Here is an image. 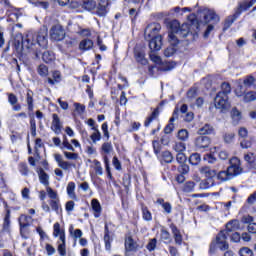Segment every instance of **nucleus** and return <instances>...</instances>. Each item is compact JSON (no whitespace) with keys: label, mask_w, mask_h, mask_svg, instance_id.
<instances>
[{"label":"nucleus","mask_w":256,"mask_h":256,"mask_svg":"<svg viewBox=\"0 0 256 256\" xmlns=\"http://www.w3.org/2000/svg\"><path fill=\"white\" fill-rule=\"evenodd\" d=\"M189 35V24L179 26L178 21H173L171 24V32L168 34L169 43L171 46L164 50L165 57H173L177 49L175 45H179V39H185Z\"/></svg>","instance_id":"nucleus-1"},{"label":"nucleus","mask_w":256,"mask_h":256,"mask_svg":"<svg viewBox=\"0 0 256 256\" xmlns=\"http://www.w3.org/2000/svg\"><path fill=\"white\" fill-rule=\"evenodd\" d=\"M160 31L161 24L159 23L149 24L144 31L146 39H150L149 48L151 51H161V47H163V37L158 35Z\"/></svg>","instance_id":"nucleus-2"},{"label":"nucleus","mask_w":256,"mask_h":256,"mask_svg":"<svg viewBox=\"0 0 256 256\" xmlns=\"http://www.w3.org/2000/svg\"><path fill=\"white\" fill-rule=\"evenodd\" d=\"M243 168H241V160L237 157H233L230 159V166L227 170L217 172V178L220 181H229L232 177L236 175H241Z\"/></svg>","instance_id":"nucleus-3"},{"label":"nucleus","mask_w":256,"mask_h":256,"mask_svg":"<svg viewBox=\"0 0 256 256\" xmlns=\"http://www.w3.org/2000/svg\"><path fill=\"white\" fill-rule=\"evenodd\" d=\"M35 37V33L33 32H29L25 38L20 35L21 42H18V47H21V49H30V51L35 52L36 57H39V52L35 50L37 45V39Z\"/></svg>","instance_id":"nucleus-4"},{"label":"nucleus","mask_w":256,"mask_h":256,"mask_svg":"<svg viewBox=\"0 0 256 256\" xmlns=\"http://www.w3.org/2000/svg\"><path fill=\"white\" fill-rule=\"evenodd\" d=\"M227 237H229V234H227L225 231L219 232V234L216 236V240L210 245V251H215V245H217L221 251H227V249H229Z\"/></svg>","instance_id":"nucleus-5"},{"label":"nucleus","mask_w":256,"mask_h":256,"mask_svg":"<svg viewBox=\"0 0 256 256\" xmlns=\"http://www.w3.org/2000/svg\"><path fill=\"white\" fill-rule=\"evenodd\" d=\"M150 59H151V61H153V63H156V65H160V67H159L160 71H171L172 69L175 68V63H173V62L163 63V60L160 58V56L155 54V52H153V50H151Z\"/></svg>","instance_id":"nucleus-6"},{"label":"nucleus","mask_w":256,"mask_h":256,"mask_svg":"<svg viewBox=\"0 0 256 256\" xmlns=\"http://www.w3.org/2000/svg\"><path fill=\"white\" fill-rule=\"evenodd\" d=\"M214 105L216 109H221V111H226L231 105L229 104V96L225 93H217L214 98Z\"/></svg>","instance_id":"nucleus-7"},{"label":"nucleus","mask_w":256,"mask_h":256,"mask_svg":"<svg viewBox=\"0 0 256 256\" xmlns=\"http://www.w3.org/2000/svg\"><path fill=\"white\" fill-rule=\"evenodd\" d=\"M50 39L52 41H63L65 39V29L57 24L50 29Z\"/></svg>","instance_id":"nucleus-8"},{"label":"nucleus","mask_w":256,"mask_h":256,"mask_svg":"<svg viewBox=\"0 0 256 256\" xmlns=\"http://www.w3.org/2000/svg\"><path fill=\"white\" fill-rule=\"evenodd\" d=\"M34 35H35L37 45H39V47H42L43 49H45V47H47V43H48L47 28H41L38 32L34 33Z\"/></svg>","instance_id":"nucleus-9"},{"label":"nucleus","mask_w":256,"mask_h":256,"mask_svg":"<svg viewBox=\"0 0 256 256\" xmlns=\"http://www.w3.org/2000/svg\"><path fill=\"white\" fill-rule=\"evenodd\" d=\"M109 0H98V5L96 4V9L94 10V15L98 17H106L109 10Z\"/></svg>","instance_id":"nucleus-10"},{"label":"nucleus","mask_w":256,"mask_h":256,"mask_svg":"<svg viewBox=\"0 0 256 256\" xmlns=\"http://www.w3.org/2000/svg\"><path fill=\"white\" fill-rule=\"evenodd\" d=\"M219 171L218 167L211 166H201L199 168L200 174L206 179H213V177H217V172Z\"/></svg>","instance_id":"nucleus-11"},{"label":"nucleus","mask_w":256,"mask_h":256,"mask_svg":"<svg viewBox=\"0 0 256 256\" xmlns=\"http://www.w3.org/2000/svg\"><path fill=\"white\" fill-rule=\"evenodd\" d=\"M194 145L198 150L208 149V147L211 145V138H209V136L200 135L195 138Z\"/></svg>","instance_id":"nucleus-12"},{"label":"nucleus","mask_w":256,"mask_h":256,"mask_svg":"<svg viewBox=\"0 0 256 256\" xmlns=\"http://www.w3.org/2000/svg\"><path fill=\"white\" fill-rule=\"evenodd\" d=\"M53 237H55V239H58V241L60 242L67 241L65 236V228H62L59 222H56L53 225Z\"/></svg>","instance_id":"nucleus-13"},{"label":"nucleus","mask_w":256,"mask_h":256,"mask_svg":"<svg viewBox=\"0 0 256 256\" xmlns=\"http://www.w3.org/2000/svg\"><path fill=\"white\" fill-rule=\"evenodd\" d=\"M54 159L56 163H58V167H60V169H63V171H69L71 167H75V164L63 160V156H61V154H54Z\"/></svg>","instance_id":"nucleus-14"},{"label":"nucleus","mask_w":256,"mask_h":256,"mask_svg":"<svg viewBox=\"0 0 256 256\" xmlns=\"http://www.w3.org/2000/svg\"><path fill=\"white\" fill-rule=\"evenodd\" d=\"M51 129L56 135H59L63 129V123L61 122V118H59V115L57 114L52 115Z\"/></svg>","instance_id":"nucleus-15"},{"label":"nucleus","mask_w":256,"mask_h":256,"mask_svg":"<svg viewBox=\"0 0 256 256\" xmlns=\"http://www.w3.org/2000/svg\"><path fill=\"white\" fill-rule=\"evenodd\" d=\"M171 229V233L173 235V239L175 241L176 245H182L183 244V235L181 234V230L177 228V226L173 223L169 225Z\"/></svg>","instance_id":"nucleus-16"},{"label":"nucleus","mask_w":256,"mask_h":256,"mask_svg":"<svg viewBox=\"0 0 256 256\" xmlns=\"http://www.w3.org/2000/svg\"><path fill=\"white\" fill-rule=\"evenodd\" d=\"M175 119H179V109L178 108H175L173 115L170 118L169 124L164 128V133H166V135H169V133H173V129H174L173 122L175 121Z\"/></svg>","instance_id":"nucleus-17"},{"label":"nucleus","mask_w":256,"mask_h":256,"mask_svg":"<svg viewBox=\"0 0 256 256\" xmlns=\"http://www.w3.org/2000/svg\"><path fill=\"white\" fill-rule=\"evenodd\" d=\"M137 249H139V244H137V242L133 240L132 236H128L125 239V250L127 252H131V251H136Z\"/></svg>","instance_id":"nucleus-18"},{"label":"nucleus","mask_w":256,"mask_h":256,"mask_svg":"<svg viewBox=\"0 0 256 256\" xmlns=\"http://www.w3.org/2000/svg\"><path fill=\"white\" fill-rule=\"evenodd\" d=\"M31 221H33V218H31V216L21 215L19 217V225H20V232L21 233H23V230L26 227H29V225H31Z\"/></svg>","instance_id":"nucleus-19"},{"label":"nucleus","mask_w":256,"mask_h":256,"mask_svg":"<svg viewBox=\"0 0 256 256\" xmlns=\"http://www.w3.org/2000/svg\"><path fill=\"white\" fill-rule=\"evenodd\" d=\"M75 182H69L66 187L67 195L72 201H78L77 194L75 193Z\"/></svg>","instance_id":"nucleus-20"},{"label":"nucleus","mask_w":256,"mask_h":256,"mask_svg":"<svg viewBox=\"0 0 256 256\" xmlns=\"http://www.w3.org/2000/svg\"><path fill=\"white\" fill-rule=\"evenodd\" d=\"M241 225L239 224V220H231L226 224V230H223L226 232V235H229V233H233V231H237Z\"/></svg>","instance_id":"nucleus-21"},{"label":"nucleus","mask_w":256,"mask_h":256,"mask_svg":"<svg viewBox=\"0 0 256 256\" xmlns=\"http://www.w3.org/2000/svg\"><path fill=\"white\" fill-rule=\"evenodd\" d=\"M8 102L13 107V111H21V104H19V99L13 93L8 94Z\"/></svg>","instance_id":"nucleus-22"},{"label":"nucleus","mask_w":256,"mask_h":256,"mask_svg":"<svg viewBox=\"0 0 256 256\" xmlns=\"http://www.w3.org/2000/svg\"><path fill=\"white\" fill-rule=\"evenodd\" d=\"M198 135H213L215 133V128L211 126V124H205L201 128L198 129L197 131Z\"/></svg>","instance_id":"nucleus-23"},{"label":"nucleus","mask_w":256,"mask_h":256,"mask_svg":"<svg viewBox=\"0 0 256 256\" xmlns=\"http://www.w3.org/2000/svg\"><path fill=\"white\" fill-rule=\"evenodd\" d=\"M82 8L90 13H95V9H97V2L95 0H84L82 3Z\"/></svg>","instance_id":"nucleus-24"},{"label":"nucleus","mask_w":256,"mask_h":256,"mask_svg":"<svg viewBox=\"0 0 256 256\" xmlns=\"http://www.w3.org/2000/svg\"><path fill=\"white\" fill-rule=\"evenodd\" d=\"M92 209L94 211V217L97 219L101 217V203H99V200L92 199L91 201Z\"/></svg>","instance_id":"nucleus-25"},{"label":"nucleus","mask_w":256,"mask_h":256,"mask_svg":"<svg viewBox=\"0 0 256 256\" xmlns=\"http://www.w3.org/2000/svg\"><path fill=\"white\" fill-rule=\"evenodd\" d=\"M204 19L206 22L214 21V23H219L221 18H219V15L215 13V10H208L207 14L204 16Z\"/></svg>","instance_id":"nucleus-26"},{"label":"nucleus","mask_w":256,"mask_h":256,"mask_svg":"<svg viewBox=\"0 0 256 256\" xmlns=\"http://www.w3.org/2000/svg\"><path fill=\"white\" fill-rule=\"evenodd\" d=\"M38 177L42 185H44L45 187H49V175L45 172V170L41 168L38 172Z\"/></svg>","instance_id":"nucleus-27"},{"label":"nucleus","mask_w":256,"mask_h":256,"mask_svg":"<svg viewBox=\"0 0 256 256\" xmlns=\"http://www.w3.org/2000/svg\"><path fill=\"white\" fill-rule=\"evenodd\" d=\"M79 49L81 51H89L90 49H93V40L91 39H84L79 44Z\"/></svg>","instance_id":"nucleus-28"},{"label":"nucleus","mask_w":256,"mask_h":256,"mask_svg":"<svg viewBox=\"0 0 256 256\" xmlns=\"http://www.w3.org/2000/svg\"><path fill=\"white\" fill-rule=\"evenodd\" d=\"M247 9H251V5H249V1L244 0L238 4L235 13L239 16L243 11H247Z\"/></svg>","instance_id":"nucleus-29"},{"label":"nucleus","mask_w":256,"mask_h":256,"mask_svg":"<svg viewBox=\"0 0 256 256\" xmlns=\"http://www.w3.org/2000/svg\"><path fill=\"white\" fill-rule=\"evenodd\" d=\"M246 92H247V86L242 84L241 81L237 82V85L235 88V93L237 97L245 96Z\"/></svg>","instance_id":"nucleus-30"},{"label":"nucleus","mask_w":256,"mask_h":256,"mask_svg":"<svg viewBox=\"0 0 256 256\" xmlns=\"http://www.w3.org/2000/svg\"><path fill=\"white\" fill-rule=\"evenodd\" d=\"M239 16L237 15V13L235 12L232 16H228L224 22V31H227V29H229V27H231L233 25V23H235V21L237 20Z\"/></svg>","instance_id":"nucleus-31"},{"label":"nucleus","mask_w":256,"mask_h":256,"mask_svg":"<svg viewBox=\"0 0 256 256\" xmlns=\"http://www.w3.org/2000/svg\"><path fill=\"white\" fill-rule=\"evenodd\" d=\"M57 251L60 256H66L67 255V240L63 241H57Z\"/></svg>","instance_id":"nucleus-32"},{"label":"nucleus","mask_w":256,"mask_h":256,"mask_svg":"<svg viewBox=\"0 0 256 256\" xmlns=\"http://www.w3.org/2000/svg\"><path fill=\"white\" fill-rule=\"evenodd\" d=\"M160 239L161 241H164V243H171V233L165 229V227H162L160 230Z\"/></svg>","instance_id":"nucleus-33"},{"label":"nucleus","mask_w":256,"mask_h":256,"mask_svg":"<svg viewBox=\"0 0 256 256\" xmlns=\"http://www.w3.org/2000/svg\"><path fill=\"white\" fill-rule=\"evenodd\" d=\"M141 211L144 221H153V215L151 214V211H149V208H147V206L142 204Z\"/></svg>","instance_id":"nucleus-34"},{"label":"nucleus","mask_w":256,"mask_h":256,"mask_svg":"<svg viewBox=\"0 0 256 256\" xmlns=\"http://www.w3.org/2000/svg\"><path fill=\"white\" fill-rule=\"evenodd\" d=\"M29 3L35 5V7H41L42 9H49V2L45 0H28Z\"/></svg>","instance_id":"nucleus-35"},{"label":"nucleus","mask_w":256,"mask_h":256,"mask_svg":"<svg viewBox=\"0 0 256 256\" xmlns=\"http://www.w3.org/2000/svg\"><path fill=\"white\" fill-rule=\"evenodd\" d=\"M42 60L44 63H51L52 61H55V54L51 51L43 52Z\"/></svg>","instance_id":"nucleus-36"},{"label":"nucleus","mask_w":256,"mask_h":256,"mask_svg":"<svg viewBox=\"0 0 256 256\" xmlns=\"http://www.w3.org/2000/svg\"><path fill=\"white\" fill-rule=\"evenodd\" d=\"M161 159L164 161V163H173V154L167 150L163 151L161 153Z\"/></svg>","instance_id":"nucleus-37"},{"label":"nucleus","mask_w":256,"mask_h":256,"mask_svg":"<svg viewBox=\"0 0 256 256\" xmlns=\"http://www.w3.org/2000/svg\"><path fill=\"white\" fill-rule=\"evenodd\" d=\"M243 101L244 103H251V101H256V92L250 91L244 94Z\"/></svg>","instance_id":"nucleus-38"},{"label":"nucleus","mask_w":256,"mask_h":256,"mask_svg":"<svg viewBox=\"0 0 256 256\" xmlns=\"http://www.w3.org/2000/svg\"><path fill=\"white\" fill-rule=\"evenodd\" d=\"M26 103L28 105V111H33V91L31 90L27 92Z\"/></svg>","instance_id":"nucleus-39"},{"label":"nucleus","mask_w":256,"mask_h":256,"mask_svg":"<svg viewBox=\"0 0 256 256\" xmlns=\"http://www.w3.org/2000/svg\"><path fill=\"white\" fill-rule=\"evenodd\" d=\"M135 59L138 63H141V65H147V59H145V54H143L142 52L136 51Z\"/></svg>","instance_id":"nucleus-40"},{"label":"nucleus","mask_w":256,"mask_h":256,"mask_svg":"<svg viewBox=\"0 0 256 256\" xmlns=\"http://www.w3.org/2000/svg\"><path fill=\"white\" fill-rule=\"evenodd\" d=\"M101 151L104 152L105 155H109L111 151H113V144L111 142H105L101 146Z\"/></svg>","instance_id":"nucleus-41"},{"label":"nucleus","mask_w":256,"mask_h":256,"mask_svg":"<svg viewBox=\"0 0 256 256\" xmlns=\"http://www.w3.org/2000/svg\"><path fill=\"white\" fill-rule=\"evenodd\" d=\"M157 117H159V110L155 109L151 116L147 118V120L145 121L144 125L145 127H149V125H151V122L153 121V119H157Z\"/></svg>","instance_id":"nucleus-42"},{"label":"nucleus","mask_w":256,"mask_h":256,"mask_svg":"<svg viewBox=\"0 0 256 256\" xmlns=\"http://www.w3.org/2000/svg\"><path fill=\"white\" fill-rule=\"evenodd\" d=\"M189 161L191 165H199V163H201V155L199 153H194L190 156Z\"/></svg>","instance_id":"nucleus-43"},{"label":"nucleus","mask_w":256,"mask_h":256,"mask_svg":"<svg viewBox=\"0 0 256 256\" xmlns=\"http://www.w3.org/2000/svg\"><path fill=\"white\" fill-rule=\"evenodd\" d=\"M63 155L68 159V161H77V159H79V154L75 152L64 151Z\"/></svg>","instance_id":"nucleus-44"},{"label":"nucleus","mask_w":256,"mask_h":256,"mask_svg":"<svg viewBox=\"0 0 256 256\" xmlns=\"http://www.w3.org/2000/svg\"><path fill=\"white\" fill-rule=\"evenodd\" d=\"M173 149L176 151V153H183L187 147L183 142H176L173 146Z\"/></svg>","instance_id":"nucleus-45"},{"label":"nucleus","mask_w":256,"mask_h":256,"mask_svg":"<svg viewBox=\"0 0 256 256\" xmlns=\"http://www.w3.org/2000/svg\"><path fill=\"white\" fill-rule=\"evenodd\" d=\"M49 205L53 211H56L57 213H59V209L61 208L59 198L56 200H50Z\"/></svg>","instance_id":"nucleus-46"},{"label":"nucleus","mask_w":256,"mask_h":256,"mask_svg":"<svg viewBox=\"0 0 256 256\" xmlns=\"http://www.w3.org/2000/svg\"><path fill=\"white\" fill-rule=\"evenodd\" d=\"M231 117L235 123H239V121H241V112L237 110V108H233L231 111Z\"/></svg>","instance_id":"nucleus-47"},{"label":"nucleus","mask_w":256,"mask_h":256,"mask_svg":"<svg viewBox=\"0 0 256 256\" xmlns=\"http://www.w3.org/2000/svg\"><path fill=\"white\" fill-rule=\"evenodd\" d=\"M90 139L94 144L97 143V141H101V132L98 128L91 134Z\"/></svg>","instance_id":"nucleus-48"},{"label":"nucleus","mask_w":256,"mask_h":256,"mask_svg":"<svg viewBox=\"0 0 256 256\" xmlns=\"http://www.w3.org/2000/svg\"><path fill=\"white\" fill-rule=\"evenodd\" d=\"M46 191H47L48 197L51 199V201L59 199V194H57V191L53 190L51 187H47Z\"/></svg>","instance_id":"nucleus-49"},{"label":"nucleus","mask_w":256,"mask_h":256,"mask_svg":"<svg viewBox=\"0 0 256 256\" xmlns=\"http://www.w3.org/2000/svg\"><path fill=\"white\" fill-rule=\"evenodd\" d=\"M221 91L218 92V93H224V95L228 96L229 93H231V85L227 82H223L221 84Z\"/></svg>","instance_id":"nucleus-50"},{"label":"nucleus","mask_w":256,"mask_h":256,"mask_svg":"<svg viewBox=\"0 0 256 256\" xmlns=\"http://www.w3.org/2000/svg\"><path fill=\"white\" fill-rule=\"evenodd\" d=\"M195 189V182H186L183 187L184 193H192V191Z\"/></svg>","instance_id":"nucleus-51"},{"label":"nucleus","mask_w":256,"mask_h":256,"mask_svg":"<svg viewBox=\"0 0 256 256\" xmlns=\"http://www.w3.org/2000/svg\"><path fill=\"white\" fill-rule=\"evenodd\" d=\"M93 164L96 175H103V167L101 166V162H99V160H93Z\"/></svg>","instance_id":"nucleus-52"},{"label":"nucleus","mask_w":256,"mask_h":256,"mask_svg":"<svg viewBox=\"0 0 256 256\" xmlns=\"http://www.w3.org/2000/svg\"><path fill=\"white\" fill-rule=\"evenodd\" d=\"M38 73L41 75V77H47V75H49V68H47L45 64H41L38 67Z\"/></svg>","instance_id":"nucleus-53"},{"label":"nucleus","mask_w":256,"mask_h":256,"mask_svg":"<svg viewBox=\"0 0 256 256\" xmlns=\"http://www.w3.org/2000/svg\"><path fill=\"white\" fill-rule=\"evenodd\" d=\"M178 139L180 141H187V139H189V131H187L186 129H182L178 132Z\"/></svg>","instance_id":"nucleus-54"},{"label":"nucleus","mask_w":256,"mask_h":256,"mask_svg":"<svg viewBox=\"0 0 256 256\" xmlns=\"http://www.w3.org/2000/svg\"><path fill=\"white\" fill-rule=\"evenodd\" d=\"M152 147H153L155 155H159V153H161L162 146H161V143L159 142V140H153Z\"/></svg>","instance_id":"nucleus-55"},{"label":"nucleus","mask_w":256,"mask_h":256,"mask_svg":"<svg viewBox=\"0 0 256 256\" xmlns=\"http://www.w3.org/2000/svg\"><path fill=\"white\" fill-rule=\"evenodd\" d=\"M239 255L241 256H253V250L249 247H243L239 250Z\"/></svg>","instance_id":"nucleus-56"},{"label":"nucleus","mask_w":256,"mask_h":256,"mask_svg":"<svg viewBox=\"0 0 256 256\" xmlns=\"http://www.w3.org/2000/svg\"><path fill=\"white\" fill-rule=\"evenodd\" d=\"M223 139L226 143H233V139H235V133L227 132L224 134Z\"/></svg>","instance_id":"nucleus-57"},{"label":"nucleus","mask_w":256,"mask_h":256,"mask_svg":"<svg viewBox=\"0 0 256 256\" xmlns=\"http://www.w3.org/2000/svg\"><path fill=\"white\" fill-rule=\"evenodd\" d=\"M156 248H157V239L153 238L147 244L146 249H148V251H155Z\"/></svg>","instance_id":"nucleus-58"},{"label":"nucleus","mask_w":256,"mask_h":256,"mask_svg":"<svg viewBox=\"0 0 256 256\" xmlns=\"http://www.w3.org/2000/svg\"><path fill=\"white\" fill-rule=\"evenodd\" d=\"M141 129V123L139 122H132L130 124V129L128 130L129 133H134L135 131H139Z\"/></svg>","instance_id":"nucleus-59"},{"label":"nucleus","mask_w":256,"mask_h":256,"mask_svg":"<svg viewBox=\"0 0 256 256\" xmlns=\"http://www.w3.org/2000/svg\"><path fill=\"white\" fill-rule=\"evenodd\" d=\"M104 242L106 251H111V236L109 234H104Z\"/></svg>","instance_id":"nucleus-60"},{"label":"nucleus","mask_w":256,"mask_h":256,"mask_svg":"<svg viewBox=\"0 0 256 256\" xmlns=\"http://www.w3.org/2000/svg\"><path fill=\"white\" fill-rule=\"evenodd\" d=\"M62 145L65 149H67L68 151H72L75 152V148L73 147V145H71V143H69V140H67V137H64V140L62 142Z\"/></svg>","instance_id":"nucleus-61"},{"label":"nucleus","mask_w":256,"mask_h":256,"mask_svg":"<svg viewBox=\"0 0 256 256\" xmlns=\"http://www.w3.org/2000/svg\"><path fill=\"white\" fill-rule=\"evenodd\" d=\"M253 83H255V78L253 76H247L243 80V85L246 87H251V85H253Z\"/></svg>","instance_id":"nucleus-62"},{"label":"nucleus","mask_w":256,"mask_h":256,"mask_svg":"<svg viewBox=\"0 0 256 256\" xmlns=\"http://www.w3.org/2000/svg\"><path fill=\"white\" fill-rule=\"evenodd\" d=\"M244 159L247 161V163L253 165V163H255V154L250 152L244 156Z\"/></svg>","instance_id":"nucleus-63"},{"label":"nucleus","mask_w":256,"mask_h":256,"mask_svg":"<svg viewBox=\"0 0 256 256\" xmlns=\"http://www.w3.org/2000/svg\"><path fill=\"white\" fill-rule=\"evenodd\" d=\"M75 110L79 115H82V113H85V105L81 103H74Z\"/></svg>","instance_id":"nucleus-64"}]
</instances>
